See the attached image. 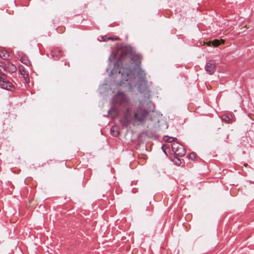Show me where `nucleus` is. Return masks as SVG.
<instances>
[{"label": "nucleus", "mask_w": 254, "mask_h": 254, "mask_svg": "<svg viewBox=\"0 0 254 254\" xmlns=\"http://www.w3.org/2000/svg\"><path fill=\"white\" fill-rule=\"evenodd\" d=\"M127 56H130L131 60L136 66H137V67L136 69L137 72L139 67H140V65L142 59L141 56L139 54H136L133 49L130 46L126 47L123 49L120 58V59H123ZM134 69L135 70V68Z\"/></svg>", "instance_id": "1"}, {"label": "nucleus", "mask_w": 254, "mask_h": 254, "mask_svg": "<svg viewBox=\"0 0 254 254\" xmlns=\"http://www.w3.org/2000/svg\"><path fill=\"white\" fill-rule=\"evenodd\" d=\"M165 138H166V139H165V140L168 142H172L173 141L177 139L176 138L169 137L168 136H165Z\"/></svg>", "instance_id": "17"}, {"label": "nucleus", "mask_w": 254, "mask_h": 254, "mask_svg": "<svg viewBox=\"0 0 254 254\" xmlns=\"http://www.w3.org/2000/svg\"><path fill=\"white\" fill-rule=\"evenodd\" d=\"M129 113H130V112L129 113H127V114H125L124 115V116L123 117V118L120 120L121 123L124 126L127 127L129 125V124L130 123V120L128 116V114H129Z\"/></svg>", "instance_id": "9"}, {"label": "nucleus", "mask_w": 254, "mask_h": 254, "mask_svg": "<svg viewBox=\"0 0 254 254\" xmlns=\"http://www.w3.org/2000/svg\"><path fill=\"white\" fill-rule=\"evenodd\" d=\"M216 69V64L214 63L211 62L206 63L205 66V70L209 74H213Z\"/></svg>", "instance_id": "7"}, {"label": "nucleus", "mask_w": 254, "mask_h": 254, "mask_svg": "<svg viewBox=\"0 0 254 254\" xmlns=\"http://www.w3.org/2000/svg\"><path fill=\"white\" fill-rule=\"evenodd\" d=\"M0 87L10 91H13L15 89L13 84L9 82L5 77L4 74L1 72H0Z\"/></svg>", "instance_id": "5"}, {"label": "nucleus", "mask_w": 254, "mask_h": 254, "mask_svg": "<svg viewBox=\"0 0 254 254\" xmlns=\"http://www.w3.org/2000/svg\"><path fill=\"white\" fill-rule=\"evenodd\" d=\"M113 128H114V127H112V128H111V132H113V131H113Z\"/></svg>", "instance_id": "22"}, {"label": "nucleus", "mask_w": 254, "mask_h": 254, "mask_svg": "<svg viewBox=\"0 0 254 254\" xmlns=\"http://www.w3.org/2000/svg\"><path fill=\"white\" fill-rule=\"evenodd\" d=\"M102 39L103 41L107 42L109 40L112 41H116L119 39V38H114L113 37L108 36L107 35H105L102 37Z\"/></svg>", "instance_id": "12"}, {"label": "nucleus", "mask_w": 254, "mask_h": 254, "mask_svg": "<svg viewBox=\"0 0 254 254\" xmlns=\"http://www.w3.org/2000/svg\"><path fill=\"white\" fill-rule=\"evenodd\" d=\"M212 44L214 46H218L220 44V42L218 39H215L212 41Z\"/></svg>", "instance_id": "19"}, {"label": "nucleus", "mask_w": 254, "mask_h": 254, "mask_svg": "<svg viewBox=\"0 0 254 254\" xmlns=\"http://www.w3.org/2000/svg\"><path fill=\"white\" fill-rule=\"evenodd\" d=\"M14 69L15 70L16 69V67H14Z\"/></svg>", "instance_id": "23"}, {"label": "nucleus", "mask_w": 254, "mask_h": 254, "mask_svg": "<svg viewBox=\"0 0 254 254\" xmlns=\"http://www.w3.org/2000/svg\"><path fill=\"white\" fill-rule=\"evenodd\" d=\"M8 57V52L2 48L0 49V58L3 60H6Z\"/></svg>", "instance_id": "10"}, {"label": "nucleus", "mask_w": 254, "mask_h": 254, "mask_svg": "<svg viewBox=\"0 0 254 254\" xmlns=\"http://www.w3.org/2000/svg\"><path fill=\"white\" fill-rule=\"evenodd\" d=\"M113 99L116 104H118L121 107L125 108L127 113L131 112V109L129 107L130 105L129 99L124 92L118 91L114 96Z\"/></svg>", "instance_id": "2"}, {"label": "nucleus", "mask_w": 254, "mask_h": 254, "mask_svg": "<svg viewBox=\"0 0 254 254\" xmlns=\"http://www.w3.org/2000/svg\"><path fill=\"white\" fill-rule=\"evenodd\" d=\"M19 71H20L21 74L23 75V76L25 78H27L28 77V73L25 70L23 66H19Z\"/></svg>", "instance_id": "14"}, {"label": "nucleus", "mask_w": 254, "mask_h": 254, "mask_svg": "<svg viewBox=\"0 0 254 254\" xmlns=\"http://www.w3.org/2000/svg\"><path fill=\"white\" fill-rule=\"evenodd\" d=\"M51 56L55 59H58L62 57L63 52L59 48H55L51 51Z\"/></svg>", "instance_id": "8"}, {"label": "nucleus", "mask_w": 254, "mask_h": 254, "mask_svg": "<svg viewBox=\"0 0 254 254\" xmlns=\"http://www.w3.org/2000/svg\"><path fill=\"white\" fill-rule=\"evenodd\" d=\"M137 76L138 78V89L141 93L148 92V81L146 77V72L141 67H139Z\"/></svg>", "instance_id": "3"}, {"label": "nucleus", "mask_w": 254, "mask_h": 254, "mask_svg": "<svg viewBox=\"0 0 254 254\" xmlns=\"http://www.w3.org/2000/svg\"><path fill=\"white\" fill-rule=\"evenodd\" d=\"M233 116L232 114H228L226 115H224L222 117V120L225 122L226 123H229L230 121L232 119Z\"/></svg>", "instance_id": "13"}, {"label": "nucleus", "mask_w": 254, "mask_h": 254, "mask_svg": "<svg viewBox=\"0 0 254 254\" xmlns=\"http://www.w3.org/2000/svg\"><path fill=\"white\" fill-rule=\"evenodd\" d=\"M114 136H117L118 134V133H116V134H113Z\"/></svg>", "instance_id": "21"}, {"label": "nucleus", "mask_w": 254, "mask_h": 254, "mask_svg": "<svg viewBox=\"0 0 254 254\" xmlns=\"http://www.w3.org/2000/svg\"><path fill=\"white\" fill-rule=\"evenodd\" d=\"M172 150L178 156H184L186 154V149L184 146L178 142L172 144Z\"/></svg>", "instance_id": "6"}, {"label": "nucleus", "mask_w": 254, "mask_h": 254, "mask_svg": "<svg viewBox=\"0 0 254 254\" xmlns=\"http://www.w3.org/2000/svg\"><path fill=\"white\" fill-rule=\"evenodd\" d=\"M173 162H174V163L178 165V166H180L181 164V161L180 159H179L178 157H175L174 160H173Z\"/></svg>", "instance_id": "16"}, {"label": "nucleus", "mask_w": 254, "mask_h": 254, "mask_svg": "<svg viewBox=\"0 0 254 254\" xmlns=\"http://www.w3.org/2000/svg\"><path fill=\"white\" fill-rule=\"evenodd\" d=\"M166 148V145H162V148L164 152L166 154H167V153L166 152V151H165V148Z\"/></svg>", "instance_id": "20"}, {"label": "nucleus", "mask_w": 254, "mask_h": 254, "mask_svg": "<svg viewBox=\"0 0 254 254\" xmlns=\"http://www.w3.org/2000/svg\"><path fill=\"white\" fill-rule=\"evenodd\" d=\"M196 157V154L195 152H191L189 155V158L191 160L194 159Z\"/></svg>", "instance_id": "18"}, {"label": "nucleus", "mask_w": 254, "mask_h": 254, "mask_svg": "<svg viewBox=\"0 0 254 254\" xmlns=\"http://www.w3.org/2000/svg\"><path fill=\"white\" fill-rule=\"evenodd\" d=\"M148 113L149 111L143 107L142 103L140 102L133 111V118L139 123L143 124Z\"/></svg>", "instance_id": "4"}, {"label": "nucleus", "mask_w": 254, "mask_h": 254, "mask_svg": "<svg viewBox=\"0 0 254 254\" xmlns=\"http://www.w3.org/2000/svg\"><path fill=\"white\" fill-rule=\"evenodd\" d=\"M109 113L113 118H117L119 115V111L115 108H112L109 111Z\"/></svg>", "instance_id": "11"}, {"label": "nucleus", "mask_w": 254, "mask_h": 254, "mask_svg": "<svg viewBox=\"0 0 254 254\" xmlns=\"http://www.w3.org/2000/svg\"><path fill=\"white\" fill-rule=\"evenodd\" d=\"M20 61L23 64L29 66L31 64V62L25 56L22 57L20 59Z\"/></svg>", "instance_id": "15"}]
</instances>
